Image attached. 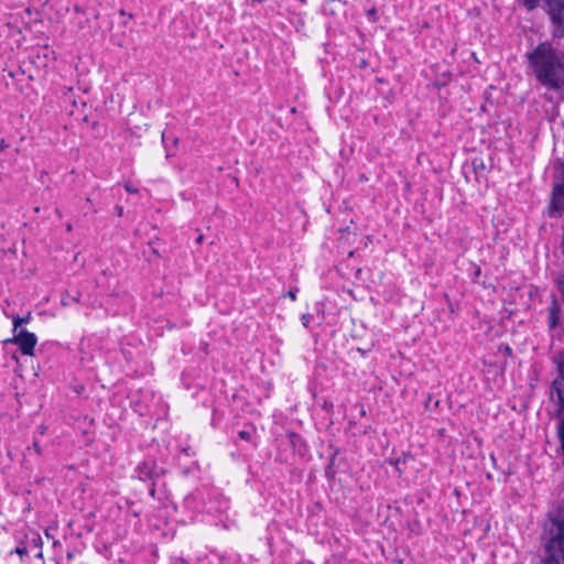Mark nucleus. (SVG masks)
Returning <instances> with one entry per match:
<instances>
[{
  "instance_id": "11",
  "label": "nucleus",
  "mask_w": 564,
  "mask_h": 564,
  "mask_svg": "<svg viewBox=\"0 0 564 564\" xmlns=\"http://www.w3.org/2000/svg\"><path fill=\"white\" fill-rule=\"evenodd\" d=\"M30 319H31L30 313L24 317L14 316L13 317V332L15 333L20 325L29 323Z\"/></svg>"
},
{
  "instance_id": "23",
  "label": "nucleus",
  "mask_w": 564,
  "mask_h": 564,
  "mask_svg": "<svg viewBox=\"0 0 564 564\" xmlns=\"http://www.w3.org/2000/svg\"><path fill=\"white\" fill-rule=\"evenodd\" d=\"M323 408L326 410V411H332L333 410V403L329 402V401H324L323 403Z\"/></svg>"
},
{
  "instance_id": "16",
  "label": "nucleus",
  "mask_w": 564,
  "mask_h": 564,
  "mask_svg": "<svg viewBox=\"0 0 564 564\" xmlns=\"http://www.w3.org/2000/svg\"><path fill=\"white\" fill-rule=\"evenodd\" d=\"M312 319H313V315L310 314V313H304L301 316V321H302V324H303L304 327H308V325L312 322Z\"/></svg>"
},
{
  "instance_id": "37",
  "label": "nucleus",
  "mask_w": 564,
  "mask_h": 564,
  "mask_svg": "<svg viewBox=\"0 0 564 564\" xmlns=\"http://www.w3.org/2000/svg\"><path fill=\"white\" fill-rule=\"evenodd\" d=\"M73 301L78 302V301H79V299H78L77 296H74V297H73Z\"/></svg>"
},
{
  "instance_id": "26",
  "label": "nucleus",
  "mask_w": 564,
  "mask_h": 564,
  "mask_svg": "<svg viewBox=\"0 0 564 564\" xmlns=\"http://www.w3.org/2000/svg\"><path fill=\"white\" fill-rule=\"evenodd\" d=\"M33 447H34V449H35V452H36L37 454H41V447H40V445H39V443H37V442H34V443H33Z\"/></svg>"
},
{
  "instance_id": "18",
  "label": "nucleus",
  "mask_w": 564,
  "mask_h": 564,
  "mask_svg": "<svg viewBox=\"0 0 564 564\" xmlns=\"http://www.w3.org/2000/svg\"><path fill=\"white\" fill-rule=\"evenodd\" d=\"M367 17L369 18L370 21L376 22L378 20L377 9L376 8L369 9L367 11Z\"/></svg>"
},
{
  "instance_id": "17",
  "label": "nucleus",
  "mask_w": 564,
  "mask_h": 564,
  "mask_svg": "<svg viewBox=\"0 0 564 564\" xmlns=\"http://www.w3.org/2000/svg\"><path fill=\"white\" fill-rule=\"evenodd\" d=\"M499 350L508 357L512 356V348L508 344H501Z\"/></svg>"
},
{
  "instance_id": "21",
  "label": "nucleus",
  "mask_w": 564,
  "mask_h": 564,
  "mask_svg": "<svg viewBox=\"0 0 564 564\" xmlns=\"http://www.w3.org/2000/svg\"><path fill=\"white\" fill-rule=\"evenodd\" d=\"M238 435L241 440L245 441H249L251 438V433L249 431H240Z\"/></svg>"
},
{
  "instance_id": "4",
  "label": "nucleus",
  "mask_w": 564,
  "mask_h": 564,
  "mask_svg": "<svg viewBox=\"0 0 564 564\" xmlns=\"http://www.w3.org/2000/svg\"><path fill=\"white\" fill-rule=\"evenodd\" d=\"M553 26L554 37H564V0H543Z\"/></svg>"
},
{
  "instance_id": "32",
  "label": "nucleus",
  "mask_w": 564,
  "mask_h": 564,
  "mask_svg": "<svg viewBox=\"0 0 564 564\" xmlns=\"http://www.w3.org/2000/svg\"><path fill=\"white\" fill-rule=\"evenodd\" d=\"M119 13H120V15H126V11L124 10H120Z\"/></svg>"
},
{
  "instance_id": "20",
  "label": "nucleus",
  "mask_w": 564,
  "mask_h": 564,
  "mask_svg": "<svg viewBox=\"0 0 564 564\" xmlns=\"http://www.w3.org/2000/svg\"><path fill=\"white\" fill-rule=\"evenodd\" d=\"M124 187H126V191L130 194H135L138 193V188L135 186H133L131 183H126L124 184Z\"/></svg>"
},
{
  "instance_id": "22",
  "label": "nucleus",
  "mask_w": 564,
  "mask_h": 564,
  "mask_svg": "<svg viewBox=\"0 0 564 564\" xmlns=\"http://www.w3.org/2000/svg\"><path fill=\"white\" fill-rule=\"evenodd\" d=\"M296 291H297L296 289H295V290H290V291L285 294V296H289L292 301H295V299H296Z\"/></svg>"
},
{
  "instance_id": "38",
  "label": "nucleus",
  "mask_w": 564,
  "mask_h": 564,
  "mask_svg": "<svg viewBox=\"0 0 564 564\" xmlns=\"http://www.w3.org/2000/svg\"><path fill=\"white\" fill-rule=\"evenodd\" d=\"M438 404H440V401L436 400L435 403H434V406H438Z\"/></svg>"
},
{
  "instance_id": "28",
  "label": "nucleus",
  "mask_w": 564,
  "mask_h": 564,
  "mask_svg": "<svg viewBox=\"0 0 564 564\" xmlns=\"http://www.w3.org/2000/svg\"><path fill=\"white\" fill-rule=\"evenodd\" d=\"M117 210H118V215L121 216L122 215V207L121 206H117Z\"/></svg>"
},
{
  "instance_id": "12",
  "label": "nucleus",
  "mask_w": 564,
  "mask_h": 564,
  "mask_svg": "<svg viewBox=\"0 0 564 564\" xmlns=\"http://www.w3.org/2000/svg\"><path fill=\"white\" fill-rule=\"evenodd\" d=\"M521 4L528 10L533 11L539 6V0H521Z\"/></svg>"
},
{
  "instance_id": "27",
  "label": "nucleus",
  "mask_w": 564,
  "mask_h": 564,
  "mask_svg": "<svg viewBox=\"0 0 564 564\" xmlns=\"http://www.w3.org/2000/svg\"><path fill=\"white\" fill-rule=\"evenodd\" d=\"M431 401H432V395H431V394H429V395H427V399H426V401H425V408H426V409H430V403H431Z\"/></svg>"
},
{
  "instance_id": "8",
  "label": "nucleus",
  "mask_w": 564,
  "mask_h": 564,
  "mask_svg": "<svg viewBox=\"0 0 564 564\" xmlns=\"http://www.w3.org/2000/svg\"><path fill=\"white\" fill-rule=\"evenodd\" d=\"M561 305L555 295H552L551 305L549 308V328L555 329L560 325Z\"/></svg>"
},
{
  "instance_id": "14",
  "label": "nucleus",
  "mask_w": 564,
  "mask_h": 564,
  "mask_svg": "<svg viewBox=\"0 0 564 564\" xmlns=\"http://www.w3.org/2000/svg\"><path fill=\"white\" fill-rule=\"evenodd\" d=\"M288 437H289L290 443L292 444L293 447H295L297 443L302 442L301 436L299 434L294 433V432L288 433Z\"/></svg>"
},
{
  "instance_id": "13",
  "label": "nucleus",
  "mask_w": 564,
  "mask_h": 564,
  "mask_svg": "<svg viewBox=\"0 0 564 564\" xmlns=\"http://www.w3.org/2000/svg\"><path fill=\"white\" fill-rule=\"evenodd\" d=\"M557 290L560 291L562 299L564 300V272L558 274L556 279Z\"/></svg>"
},
{
  "instance_id": "15",
  "label": "nucleus",
  "mask_w": 564,
  "mask_h": 564,
  "mask_svg": "<svg viewBox=\"0 0 564 564\" xmlns=\"http://www.w3.org/2000/svg\"><path fill=\"white\" fill-rule=\"evenodd\" d=\"M15 553H18L20 556H23V555H26L30 553V550L26 544L24 543H20L17 549H15Z\"/></svg>"
},
{
  "instance_id": "40",
  "label": "nucleus",
  "mask_w": 564,
  "mask_h": 564,
  "mask_svg": "<svg viewBox=\"0 0 564 564\" xmlns=\"http://www.w3.org/2000/svg\"><path fill=\"white\" fill-rule=\"evenodd\" d=\"M299 1H300L301 3H303V4H304V3H306V0H299Z\"/></svg>"
},
{
  "instance_id": "1",
  "label": "nucleus",
  "mask_w": 564,
  "mask_h": 564,
  "mask_svg": "<svg viewBox=\"0 0 564 564\" xmlns=\"http://www.w3.org/2000/svg\"><path fill=\"white\" fill-rule=\"evenodd\" d=\"M527 59L536 80L564 98V52L542 42L527 53Z\"/></svg>"
},
{
  "instance_id": "39",
  "label": "nucleus",
  "mask_w": 564,
  "mask_h": 564,
  "mask_svg": "<svg viewBox=\"0 0 564 564\" xmlns=\"http://www.w3.org/2000/svg\"><path fill=\"white\" fill-rule=\"evenodd\" d=\"M479 274H480V269H477L476 275H479Z\"/></svg>"
},
{
  "instance_id": "29",
  "label": "nucleus",
  "mask_w": 564,
  "mask_h": 564,
  "mask_svg": "<svg viewBox=\"0 0 564 564\" xmlns=\"http://www.w3.org/2000/svg\"><path fill=\"white\" fill-rule=\"evenodd\" d=\"M73 557H74V552H68V553H67V558H68V560H72Z\"/></svg>"
},
{
  "instance_id": "6",
  "label": "nucleus",
  "mask_w": 564,
  "mask_h": 564,
  "mask_svg": "<svg viewBox=\"0 0 564 564\" xmlns=\"http://www.w3.org/2000/svg\"><path fill=\"white\" fill-rule=\"evenodd\" d=\"M8 343L18 345L23 355L33 356L37 338L33 333L21 329L19 333L14 334L12 338L4 340V344Z\"/></svg>"
},
{
  "instance_id": "36",
  "label": "nucleus",
  "mask_w": 564,
  "mask_h": 564,
  "mask_svg": "<svg viewBox=\"0 0 564 564\" xmlns=\"http://www.w3.org/2000/svg\"><path fill=\"white\" fill-rule=\"evenodd\" d=\"M329 13H330V14H334V13H335V10H334L333 8H332V9H329Z\"/></svg>"
},
{
  "instance_id": "2",
  "label": "nucleus",
  "mask_w": 564,
  "mask_h": 564,
  "mask_svg": "<svg viewBox=\"0 0 564 564\" xmlns=\"http://www.w3.org/2000/svg\"><path fill=\"white\" fill-rule=\"evenodd\" d=\"M540 564H564V509L550 513Z\"/></svg>"
},
{
  "instance_id": "31",
  "label": "nucleus",
  "mask_w": 564,
  "mask_h": 564,
  "mask_svg": "<svg viewBox=\"0 0 564 564\" xmlns=\"http://www.w3.org/2000/svg\"><path fill=\"white\" fill-rule=\"evenodd\" d=\"M359 180H360V181H367L368 178H367L364 174H361V175L359 176Z\"/></svg>"
},
{
  "instance_id": "30",
  "label": "nucleus",
  "mask_w": 564,
  "mask_h": 564,
  "mask_svg": "<svg viewBox=\"0 0 564 564\" xmlns=\"http://www.w3.org/2000/svg\"><path fill=\"white\" fill-rule=\"evenodd\" d=\"M66 230H67V231H72V230H73V226H72V224H67V226H66Z\"/></svg>"
},
{
  "instance_id": "19",
  "label": "nucleus",
  "mask_w": 564,
  "mask_h": 564,
  "mask_svg": "<svg viewBox=\"0 0 564 564\" xmlns=\"http://www.w3.org/2000/svg\"><path fill=\"white\" fill-rule=\"evenodd\" d=\"M558 437L562 444V449L564 452V421L562 422L560 429H558Z\"/></svg>"
},
{
  "instance_id": "25",
  "label": "nucleus",
  "mask_w": 564,
  "mask_h": 564,
  "mask_svg": "<svg viewBox=\"0 0 564 564\" xmlns=\"http://www.w3.org/2000/svg\"><path fill=\"white\" fill-rule=\"evenodd\" d=\"M7 148H9V144L6 142L4 139L0 140V152L4 151Z\"/></svg>"
},
{
  "instance_id": "9",
  "label": "nucleus",
  "mask_w": 564,
  "mask_h": 564,
  "mask_svg": "<svg viewBox=\"0 0 564 564\" xmlns=\"http://www.w3.org/2000/svg\"><path fill=\"white\" fill-rule=\"evenodd\" d=\"M26 539H29L26 536ZM26 545L30 550V553H33L35 557L41 558L43 556L42 553V539L37 533H33L31 539L28 540Z\"/></svg>"
},
{
  "instance_id": "24",
  "label": "nucleus",
  "mask_w": 564,
  "mask_h": 564,
  "mask_svg": "<svg viewBox=\"0 0 564 564\" xmlns=\"http://www.w3.org/2000/svg\"><path fill=\"white\" fill-rule=\"evenodd\" d=\"M149 494L152 498L155 497V481H151V487H150Z\"/></svg>"
},
{
  "instance_id": "10",
  "label": "nucleus",
  "mask_w": 564,
  "mask_h": 564,
  "mask_svg": "<svg viewBox=\"0 0 564 564\" xmlns=\"http://www.w3.org/2000/svg\"><path fill=\"white\" fill-rule=\"evenodd\" d=\"M338 454H339V448H334L333 453H332V456H330V459H329V463H328V465L325 468V477L328 480H333L335 478V475H336L335 459H336V456Z\"/></svg>"
},
{
  "instance_id": "3",
  "label": "nucleus",
  "mask_w": 564,
  "mask_h": 564,
  "mask_svg": "<svg viewBox=\"0 0 564 564\" xmlns=\"http://www.w3.org/2000/svg\"><path fill=\"white\" fill-rule=\"evenodd\" d=\"M556 366V378L551 383V395L556 398V415L564 413V349L560 350L554 359Z\"/></svg>"
},
{
  "instance_id": "35",
  "label": "nucleus",
  "mask_w": 564,
  "mask_h": 564,
  "mask_svg": "<svg viewBox=\"0 0 564 564\" xmlns=\"http://www.w3.org/2000/svg\"><path fill=\"white\" fill-rule=\"evenodd\" d=\"M63 305H67V300H62Z\"/></svg>"
},
{
  "instance_id": "34",
  "label": "nucleus",
  "mask_w": 564,
  "mask_h": 564,
  "mask_svg": "<svg viewBox=\"0 0 564 564\" xmlns=\"http://www.w3.org/2000/svg\"><path fill=\"white\" fill-rule=\"evenodd\" d=\"M63 305H67V300H62Z\"/></svg>"
},
{
  "instance_id": "33",
  "label": "nucleus",
  "mask_w": 564,
  "mask_h": 564,
  "mask_svg": "<svg viewBox=\"0 0 564 564\" xmlns=\"http://www.w3.org/2000/svg\"><path fill=\"white\" fill-rule=\"evenodd\" d=\"M202 240H203V236H199V237L197 238V241H198V242H202Z\"/></svg>"
},
{
  "instance_id": "5",
  "label": "nucleus",
  "mask_w": 564,
  "mask_h": 564,
  "mask_svg": "<svg viewBox=\"0 0 564 564\" xmlns=\"http://www.w3.org/2000/svg\"><path fill=\"white\" fill-rule=\"evenodd\" d=\"M134 473L142 481H156L166 474V469L158 466L154 459H147L137 465Z\"/></svg>"
},
{
  "instance_id": "7",
  "label": "nucleus",
  "mask_w": 564,
  "mask_h": 564,
  "mask_svg": "<svg viewBox=\"0 0 564 564\" xmlns=\"http://www.w3.org/2000/svg\"><path fill=\"white\" fill-rule=\"evenodd\" d=\"M563 178L562 182L553 185L552 196L550 202L551 212H556L562 214L564 210V167L562 171Z\"/></svg>"
}]
</instances>
